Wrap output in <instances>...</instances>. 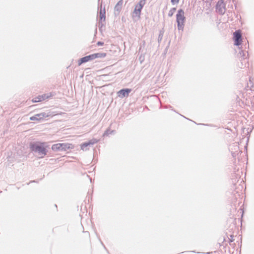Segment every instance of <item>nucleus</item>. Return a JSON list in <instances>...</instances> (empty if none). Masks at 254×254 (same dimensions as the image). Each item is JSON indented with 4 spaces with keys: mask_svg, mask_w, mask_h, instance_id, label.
<instances>
[{
    "mask_svg": "<svg viewBox=\"0 0 254 254\" xmlns=\"http://www.w3.org/2000/svg\"><path fill=\"white\" fill-rule=\"evenodd\" d=\"M131 91V89L129 88H123L120 90L118 92V96L121 98H123L124 97H127Z\"/></svg>",
    "mask_w": 254,
    "mask_h": 254,
    "instance_id": "0eeeda50",
    "label": "nucleus"
},
{
    "mask_svg": "<svg viewBox=\"0 0 254 254\" xmlns=\"http://www.w3.org/2000/svg\"><path fill=\"white\" fill-rule=\"evenodd\" d=\"M61 151H66L68 149H73L74 148L73 144L68 143H61Z\"/></svg>",
    "mask_w": 254,
    "mask_h": 254,
    "instance_id": "f8f14e48",
    "label": "nucleus"
},
{
    "mask_svg": "<svg viewBox=\"0 0 254 254\" xmlns=\"http://www.w3.org/2000/svg\"><path fill=\"white\" fill-rule=\"evenodd\" d=\"M164 30L163 28L159 31V34L158 37V42L159 44H160L162 41V40L163 39V37L164 35Z\"/></svg>",
    "mask_w": 254,
    "mask_h": 254,
    "instance_id": "a211bd4d",
    "label": "nucleus"
},
{
    "mask_svg": "<svg viewBox=\"0 0 254 254\" xmlns=\"http://www.w3.org/2000/svg\"><path fill=\"white\" fill-rule=\"evenodd\" d=\"M146 0H140L138 3L135 6L133 13L135 14L138 18H140L141 10L145 5Z\"/></svg>",
    "mask_w": 254,
    "mask_h": 254,
    "instance_id": "39448f33",
    "label": "nucleus"
},
{
    "mask_svg": "<svg viewBox=\"0 0 254 254\" xmlns=\"http://www.w3.org/2000/svg\"><path fill=\"white\" fill-rule=\"evenodd\" d=\"M55 115L53 112L50 111H47L45 112H42L39 114H37L33 116L30 117V121H40L43 120L44 119L49 117H53Z\"/></svg>",
    "mask_w": 254,
    "mask_h": 254,
    "instance_id": "7ed1b4c3",
    "label": "nucleus"
},
{
    "mask_svg": "<svg viewBox=\"0 0 254 254\" xmlns=\"http://www.w3.org/2000/svg\"><path fill=\"white\" fill-rule=\"evenodd\" d=\"M188 252L195 253L194 251H188Z\"/></svg>",
    "mask_w": 254,
    "mask_h": 254,
    "instance_id": "7c9ffc66",
    "label": "nucleus"
},
{
    "mask_svg": "<svg viewBox=\"0 0 254 254\" xmlns=\"http://www.w3.org/2000/svg\"><path fill=\"white\" fill-rule=\"evenodd\" d=\"M105 26L104 24L102 21L98 22L99 29L101 32L102 31V27Z\"/></svg>",
    "mask_w": 254,
    "mask_h": 254,
    "instance_id": "4be33fe9",
    "label": "nucleus"
},
{
    "mask_svg": "<svg viewBox=\"0 0 254 254\" xmlns=\"http://www.w3.org/2000/svg\"><path fill=\"white\" fill-rule=\"evenodd\" d=\"M239 55H240V57L241 58V64L240 65L239 64V66L241 68H243V64H244L243 63H245V67L246 66V64L249 65L248 63L246 61V59L247 58V57L246 56V54L244 53V51L242 50V49L240 50V51H239Z\"/></svg>",
    "mask_w": 254,
    "mask_h": 254,
    "instance_id": "1a4fd4ad",
    "label": "nucleus"
},
{
    "mask_svg": "<svg viewBox=\"0 0 254 254\" xmlns=\"http://www.w3.org/2000/svg\"><path fill=\"white\" fill-rule=\"evenodd\" d=\"M229 150H230V151H231L232 155L233 157H234V158H236V156L240 153V152H237L233 151V149L232 147H229Z\"/></svg>",
    "mask_w": 254,
    "mask_h": 254,
    "instance_id": "aec40b11",
    "label": "nucleus"
},
{
    "mask_svg": "<svg viewBox=\"0 0 254 254\" xmlns=\"http://www.w3.org/2000/svg\"><path fill=\"white\" fill-rule=\"evenodd\" d=\"M115 133V130H111L110 129V134H114Z\"/></svg>",
    "mask_w": 254,
    "mask_h": 254,
    "instance_id": "c756f323",
    "label": "nucleus"
},
{
    "mask_svg": "<svg viewBox=\"0 0 254 254\" xmlns=\"http://www.w3.org/2000/svg\"><path fill=\"white\" fill-rule=\"evenodd\" d=\"M180 0H171L172 4L174 5L179 3Z\"/></svg>",
    "mask_w": 254,
    "mask_h": 254,
    "instance_id": "393cba45",
    "label": "nucleus"
},
{
    "mask_svg": "<svg viewBox=\"0 0 254 254\" xmlns=\"http://www.w3.org/2000/svg\"><path fill=\"white\" fill-rule=\"evenodd\" d=\"M90 146L87 141L84 142L80 144L81 149L83 151H87L89 149L87 148L88 146Z\"/></svg>",
    "mask_w": 254,
    "mask_h": 254,
    "instance_id": "dca6fc26",
    "label": "nucleus"
},
{
    "mask_svg": "<svg viewBox=\"0 0 254 254\" xmlns=\"http://www.w3.org/2000/svg\"><path fill=\"white\" fill-rule=\"evenodd\" d=\"M230 237L231 238V239H229L228 237V240H229V243L230 244V243L233 242L234 241V240L233 239V235H230Z\"/></svg>",
    "mask_w": 254,
    "mask_h": 254,
    "instance_id": "a878e982",
    "label": "nucleus"
},
{
    "mask_svg": "<svg viewBox=\"0 0 254 254\" xmlns=\"http://www.w3.org/2000/svg\"><path fill=\"white\" fill-rule=\"evenodd\" d=\"M185 20L184 11L182 9H179L176 14V21L179 30H183Z\"/></svg>",
    "mask_w": 254,
    "mask_h": 254,
    "instance_id": "f03ea898",
    "label": "nucleus"
},
{
    "mask_svg": "<svg viewBox=\"0 0 254 254\" xmlns=\"http://www.w3.org/2000/svg\"><path fill=\"white\" fill-rule=\"evenodd\" d=\"M176 10V8H175V7L172 8L169 11L168 16L169 17L172 16Z\"/></svg>",
    "mask_w": 254,
    "mask_h": 254,
    "instance_id": "412c9836",
    "label": "nucleus"
},
{
    "mask_svg": "<svg viewBox=\"0 0 254 254\" xmlns=\"http://www.w3.org/2000/svg\"><path fill=\"white\" fill-rule=\"evenodd\" d=\"M99 241H100V243H101V245H102L103 246V247L104 248V249L106 250V247L105 246L104 244H103V243L102 242V241L101 240V239H99Z\"/></svg>",
    "mask_w": 254,
    "mask_h": 254,
    "instance_id": "cd10ccee",
    "label": "nucleus"
},
{
    "mask_svg": "<svg viewBox=\"0 0 254 254\" xmlns=\"http://www.w3.org/2000/svg\"><path fill=\"white\" fill-rule=\"evenodd\" d=\"M104 42H102V41H98L97 43V45L98 46H103V45H104Z\"/></svg>",
    "mask_w": 254,
    "mask_h": 254,
    "instance_id": "bb28decb",
    "label": "nucleus"
},
{
    "mask_svg": "<svg viewBox=\"0 0 254 254\" xmlns=\"http://www.w3.org/2000/svg\"><path fill=\"white\" fill-rule=\"evenodd\" d=\"M182 117H183V118H185V116H183V115H182ZM185 118H186L185 117Z\"/></svg>",
    "mask_w": 254,
    "mask_h": 254,
    "instance_id": "2f4dec72",
    "label": "nucleus"
},
{
    "mask_svg": "<svg viewBox=\"0 0 254 254\" xmlns=\"http://www.w3.org/2000/svg\"><path fill=\"white\" fill-rule=\"evenodd\" d=\"M106 20V10L105 7L102 9L101 7L99 12V21L104 22Z\"/></svg>",
    "mask_w": 254,
    "mask_h": 254,
    "instance_id": "ddd939ff",
    "label": "nucleus"
},
{
    "mask_svg": "<svg viewBox=\"0 0 254 254\" xmlns=\"http://www.w3.org/2000/svg\"><path fill=\"white\" fill-rule=\"evenodd\" d=\"M182 117H183V118H185V116H183V115H182ZM185 118H186L185 117Z\"/></svg>",
    "mask_w": 254,
    "mask_h": 254,
    "instance_id": "473e14b6",
    "label": "nucleus"
},
{
    "mask_svg": "<svg viewBox=\"0 0 254 254\" xmlns=\"http://www.w3.org/2000/svg\"><path fill=\"white\" fill-rule=\"evenodd\" d=\"M234 175L236 177V179H234L233 178H232V183L234 184H235L236 183L237 180H238V179H239L240 178V175L239 174H236L235 173Z\"/></svg>",
    "mask_w": 254,
    "mask_h": 254,
    "instance_id": "5701e85b",
    "label": "nucleus"
},
{
    "mask_svg": "<svg viewBox=\"0 0 254 254\" xmlns=\"http://www.w3.org/2000/svg\"><path fill=\"white\" fill-rule=\"evenodd\" d=\"M123 0H120L116 4L114 7V14L115 15H118L121 12L123 4Z\"/></svg>",
    "mask_w": 254,
    "mask_h": 254,
    "instance_id": "9b49d317",
    "label": "nucleus"
},
{
    "mask_svg": "<svg viewBox=\"0 0 254 254\" xmlns=\"http://www.w3.org/2000/svg\"><path fill=\"white\" fill-rule=\"evenodd\" d=\"M109 134H110V128H108L104 132V133L103 134V137L107 136L109 135Z\"/></svg>",
    "mask_w": 254,
    "mask_h": 254,
    "instance_id": "b1692460",
    "label": "nucleus"
},
{
    "mask_svg": "<svg viewBox=\"0 0 254 254\" xmlns=\"http://www.w3.org/2000/svg\"><path fill=\"white\" fill-rule=\"evenodd\" d=\"M99 141L98 139H97L96 138H92L89 141H88V143L89 145L95 144V143H97Z\"/></svg>",
    "mask_w": 254,
    "mask_h": 254,
    "instance_id": "6ab92c4d",
    "label": "nucleus"
},
{
    "mask_svg": "<svg viewBox=\"0 0 254 254\" xmlns=\"http://www.w3.org/2000/svg\"><path fill=\"white\" fill-rule=\"evenodd\" d=\"M216 10L221 15H223L226 10L223 0H219L216 5Z\"/></svg>",
    "mask_w": 254,
    "mask_h": 254,
    "instance_id": "423d86ee",
    "label": "nucleus"
},
{
    "mask_svg": "<svg viewBox=\"0 0 254 254\" xmlns=\"http://www.w3.org/2000/svg\"><path fill=\"white\" fill-rule=\"evenodd\" d=\"M61 143H57L52 146V149L54 151H61Z\"/></svg>",
    "mask_w": 254,
    "mask_h": 254,
    "instance_id": "4468645a",
    "label": "nucleus"
},
{
    "mask_svg": "<svg viewBox=\"0 0 254 254\" xmlns=\"http://www.w3.org/2000/svg\"><path fill=\"white\" fill-rule=\"evenodd\" d=\"M106 53H97L93 54L94 59H95L96 58H105L106 56Z\"/></svg>",
    "mask_w": 254,
    "mask_h": 254,
    "instance_id": "2eb2a0df",
    "label": "nucleus"
},
{
    "mask_svg": "<svg viewBox=\"0 0 254 254\" xmlns=\"http://www.w3.org/2000/svg\"><path fill=\"white\" fill-rule=\"evenodd\" d=\"M94 60L93 54L86 56L79 59L78 61V65H81L82 64L87 63L89 61Z\"/></svg>",
    "mask_w": 254,
    "mask_h": 254,
    "instance_id": "9d476101",
    "label": "nucleus"
},
{
    "mask_svg": "<svg viewBox=\"0 0 254 254\" xmlns=\"http://www.w3.org/2000/svg\"><path fill=\"white\" fill-rule=\"evenodd\" d=\"M99 241H100V243H101V245H102L103 246V247L104 248V249L106 250V247L105 246L104 244H103V243L102 242V241L101 240V239H99Z\"/></svg>",
    "mask_w": 254,
    "mask_h": 254,
    "instance_id": "c85d7f7f",
    "label": "nucleus"
},
{
    "mask_svg": "<svg viewBox=\"0 0 254 254\" xmlns=\"http://www.w3.org/2000/svg\"><path fill=\"white\" fill-rule=\"evenodd\" d=\"M233 40L234 45L240 46L241 45L242 41V36L240 30L235 31L233 33Z\"/></svg>",
    "mask_w": 254,
    "mask_h": 254,
    "instance_id": "20e7f679",
    "label": "nucleus"
},
{
    "mask_svg": "<svg viewBox=\"0 0 254 254\" xmlns=\"http://www.w3.org/2000/svg\"><path fill=\"white\" fill-rule=\"evenodd\" d=\"M31 182H35V181H31Z\"/></svg>",
    "mask_w": 254,
    "mask_h": 254,
    "instance_id": "72a5a7b5",
    "label": "nucleus"
},
{
    "mask_svg": "<svg viewBox=\"0 0 254 254\" xmlns=\"http://www.w3.org/2000/svg\"><path fill=\"white\" fill-rule=\"evenodd\" d=\"M52 95L51 93H50L49 94H44L42 95L38 96V97L33 98L32 101L33 103L41 102L42 101L49 98L52 96Z\"/></svg>",
    "mask_w": 254,
    "mask_h": 254,
    "instance_id": "6e6552de",
    "label": "nucleus"
},
{
    "mask_svg": "<svg viewBox=\"0 0 254 254\" xmlns=\"http://www.w3.org/2000/svg\"><path fill=\"white\" fill-rule=\"evenodd\" d=\"M230 147H232V148L233 149V151H234V152H241L240 151L239 145L237 142H235V143H233V144L230 145Z\"/></svg>",
    "mask_w": 254,
    "mask_h": 254,
    "instance_id": "f3484780",
    "label": "nucleus"
},
{
    "mask_svg": "<svg viewBox=\"0 0 254 254\" xmlns=\"http://www.w3.org/2000/svg\"><path fill=\"white\" fill-rule=\"evenodd\" d=\"M49 145L46 142L34 141L29 143V148L30 150L35 153H37L41 156L40 158H43L47 154L48 150Z\"/></svg>",
    "mask_w": 254,
    "mask_h": 254,
    "instance_id": "f257e3e1",
    "label": "nucleus"
}]
</instances>
